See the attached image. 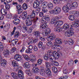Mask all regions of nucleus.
<instances>
[{"instance_id": "1", "label": "nucleus", "mask_w": 79, "mask_h": 79, "mask_svg": "<svg viewBox=\"0 0 79 79\" xmlns=\"http://www.w3.org/2000/svg\"><path fill=\"white\" fill-rule=\"evenodd\" d=\"M63 28L67 31L65 32V35L66 37H71L74 33L73 31L69 29V24H64L63 26Z\"/></svg>"}, {"instance_id": "2", "label": "nucleus", "mask_w": 79, "mask_h": 79, "mask_svg": "<svg viewBox=\"0 0 79 79\" xmlns=\"http://www.w3.org/2000/svg\"><path fill=\"white\" fill-rule=\"evenodd\" d=\"M49 21H50L49 16H43V19L41 20V22L43 24L40 26L41 29H45L47 27V23L46 21L48 22Z\"/></svg>"}, {"instance_id": "3", "label": "nucleus", "mask_w": 79, "mask_h": 79, "mask_svg": "<svg viewBox=\"0 0 79 79\" xmlns=\"http://www.w3.org/2000/svg\"><path fill=\"white\" fill-rule=\"evenodd\" d=\"M61 17H56L53 18L52 19L51 23V24H54V25L55 27H57V26H59V23H58V20L60 19Z\"/></svg>"}, {"instance_id": "4", "label": "nucleus", "mask_w": 79, "mask_h": 79, "mask_svg": "<svg viewBox=\"0 0 79 79\" xmlns=\"http://www.w3.org/2000/svg\"><path fill=\"white\" fill-rule=\"evenodd\" d=\"M56 54V51H53V52L51 51H48V56L50 57V60H52L54 59V56Z\"/></svg>"}, {"instance_id": "5", "label": "nucleus", "mask_w": 79, "mask_h": 79, "mask_svg": "<svg viewBox=\"0 0 79 79\" xmlns=\"http://www.w3.org/2000/svg\"><path fill=\"white\" fill-rule=\"evenodd\" d=\"M2 56L0 55V61H1V65L3 68H5L6 65V60L5 59H2Z\"/></svg>"}, {"instance_id": "6", "label": "nucleus", "mask_w": 79, "mask_h": 79, "mask_svg": "<svg viewBox=\"0 0 79 79\" xmlns=\"http://www.w3.org/2000/svg\"><path fill=\"white\" fill-rule=\"evenodd\" d=\"M35 15H36L35 14V10H33L31 15L27 16V19H31V18L34 19L35 17Z\"/></svg>"}, {"instance_id": "7", "label": "nucleus", "mask_w": 79, "mask_h": 79, "mask_svg": "<svg viewBox=\"0 0 79 79\" xmlns=\"http://www.w3.org/2000/svg\"><path fill=\"white\" fill-rule=\"evenodd\" d=\"M17 76L19 79H24V73H23V72L21 70H19Z\"/></svg>"}, {"instance_id": "8", "label": "nucleus", "mask_w": 79, "mask_h": 79, "mask_svg": "<svg viewBox=\"0 0 79 79\" xmlns=\"http://www.w3.org/2000/svg\"><path fill=\"white\" fill-rule=\"evenodd\" d=\"M12 64L13 67H15L14 69H15V70H17V69H18V66H19V65H18V63L17 61L15 60H13L12 62Z\"/></svg>"}, {"instance_id": "9", "label": "nucleus", "mask_w": 79, "mask_h": 79, "mask_svg": "<svg viewBox=\"0 0 79 79\" xmlns=\"http://www.w3.org/2000/svg\"><path fill=\"white\" fill-rule=\"evenodd\" d=\"M69 6H70V4H67L63 6L62 8L63 10L65 11V13H68V10L69 9Z\"/></svg>"}, {"instance_id": "10", "label": "nucleus", "mask_w": 79, "mask_h": 79, "mask_svg": "<svg viewBox=\"0 0 79 79\" xmlns=\"http://www.w3.org/2000/svg\"><path fill=\"white\" fill-rule=\"evenodd\" d=\"M40 3V1L38 0L35 1L33 4V7L34 8H37L39 7Z\"/></svg>"}, {"instance_id": "11", "label": "nucleus", "mask_w": 79, "mask_h": 79, "mask_svg": "<svg viewBox=\"0 0 79 79\" xmlns=\"http://www.w3.org/2000/svg\"><path fill=\"white\" fill-rule=\"evenodd\" d=\"M2 54L4 56L7 57L9 56L10 51L7 49H5L2 52Z\"/></svg>"}, {"instance_id": "12", "label": "nucleus", "mask_w": 79, "mask_h": 79, "mask_svg": "<svg viewBox=\"0 0 79 79\" xmlns=\"http://www.w3.org/2000/svg\"><path fill=\"white\" fill-rule=\"evenodd\" d=\"M14 59L15 60L18 61H19L22 60V56L19 54H17L15 55Z\"/></svg>"}, {"instance_id": "13", "label": "nucleus", "mask_w": 79, "mask_h": 79, "mask_svg": "<svg viewBox=\"0 0 79 79\" xmlns=\"http://www.w3.org/2000/svg\"><path fill=\"white\" fill-rule=\"evenodd\" d=\"M55 15L59 14L61 12V8L58 7H56L54 9Z\"/></svg>"}, {"instance_id": "14", "label": "nucleus", "mask_w": 79, "mask_h": 79, "mask_svg": "<svg viewBox=\"0 0 79 79\" xmlns=\"http://www.w3.org/2000/svg\"><path fill=\"white\" fill-rule=\"evenodd\" d=\"M55 39V36L53 33H51L50 35L48 36L47 37V39L48 41H49V40H54Z\"/></svg>"}, {"instance_id": "15", "label": "nucleus", "mask_w": 79, "mask_h": 79, "mask_svg": "<svg viewBox=\"0 0 79 79\" xmlns=\"http://www.w3.org/2000/svg\"><path fill=\"white\" fill-rule=\"evenodd\" d=\"M40 70L41 71L40 72V75L41 76H45V69L44 67L42 66L40 67Z\"/></svg>"}, {"instance_id": "16", "label": "nucleus", "mask_w": 79, "mask_h": 79, "mask_svg": "<svg viewBox=\"0 0 79 79\" xmlns=\"http://www.w3.org/2000/svg\"><path fill=\"white\" fill-rule=\"evenodd\" d=\"M23 67L24 68L26 69H29L31 67V64L27 62H25L23 65Z\"/></svg>"}, {"instance_id": "17", "label": "nucleus", "mask_w": 79, "mask_h": 79, "mask_svg": "<svg viewBox=\"0 0 79 79\" xmlns=\"http://www.w3.org/2000/svg\"><path fill=\"white\" fill-rule=\"evenodd\" d=\"M53 49H57V50H62L63 47L61 45L56 44L52 47Z\"/></svg>"}, {"instance_id": "18", "label": "nucleus", "mask_w": 79, "mask_h": 79, "mask_svg": "<svg viewBox=\"0 0 79 79\" xmlns=\"http://www.w3.org/2000/svg\"><path fill=\"white\" fill-rule=\"evenodd\" d=\"M55 43L57 44H61L62 43V40L60 38H57L55 40Z\"/></svg>"}, {"instance_id": "19", "label": "nucleus", "mask_w": 79, "mask_h": 79, "mask_svg": "<svg viewBox=\"0 0 79 79\" xmlns=\"http://www.w3.org/2000/svg\"><path fill=\"white\" fill-rule=\"evenodd\" d=\"M31 59L30 60L32 63L35 62L36 60V57L34 55H31L30 56Z\"/></svg>"}, {"instance_id": "20", "label": "nucleus", "mask_w": 79, "mask_h": 79, "mask_svg": "<svg viewBox=\"0 0 79 79\" xmlns=\"http://www.w3.org/2000/svg\"><path fill=\"white\" fill-rule=\"evenodd\" d=\"M45 71H46V74H47L48 76L52 75V72H51L50 69L45 68Z\"/></svg>"}, {"instance_id": "21", "label": "nucleus", "mask_w": 79, "mask_h": 79, "mask_svg": "<svg viewBox=\"0 0 79 79\" xmlns=\"http://www.w3.org/2000/svg\"><path fill=\"white\" fill-rule=\"evenodd\" d=\"M0 12L4 16H6L7 15V11L5 9H1L0 10Z\"/></svg>"}, {"instance_id": "22", "label": "nucleus", "mask_w": 79, "mask_h": 79, "mask_svg": "<svg viewBox=\"0 0 79 79\" xmlns=\"http://www.w3.org/2000/svg\"><path fill=\"white\" fill-rule=\"evenodd\" d=\"M11 75L15 79H18V76H17V74L15 72L11 73Z\"/></svg>"}, {"instance_id": "23", "label": "nucleus", "mask_w": 79, "mask_h": 79, "mask_svg": "<svg viewBox=\"0 0 79 79\" xmlns=\"http://www.w3.org/2000/svg\"><path fill=\"white\" fill-rule=\"evenodd\" d=\"M26 23L27 26H31L32 24V22L29 20H26Z\"/></svg>"}, {"instance_id": "24", "label": "nucleus", "mask_w": 79, "mask_h": 79, "mask_svg": "<svg viewBox=\"0 0 79 79\" xmlns=\"http://www.w3.org/2000/svg\"><path fill=\"white\" fill-rule=\"evenodd\" d=\"M63 30L62 27L55 28H54V31L55 32H60V31H61Z\"/></svg>"}, {"instance_id": "25", "label": "nucleus", "mask_w": 79, "mask_h": 79, "mask_svg": "<svg viewBox=\"0 0 79 79\" xmlns=\"http://www.w3.org/2000/svg\"><path fill=\"white\" fill-rule=\"evenodd\" d=\"M27 15V12H23L22 15V18L23 19H25L26 18V17Z\"/></svg>"}, {"instance_id": "26", "label": "nucleus", "mask_w": 79, "mask_h": 79, "mask_svg": "<svg viewBox=\"0 0 79 79\" xmlns=\"http://www.w3.org/2000/svg\"><path fill=\"white\" fill-rule=\"evenodd\" d=\"M78 6V3L76 2H74L73 3L72 7L73 8H76Z\"/></svg>"}, {"instance_id": "27", "label": "nucleus", "mask_w": 79, "mask_h": 79, "mask_svg": "<svg viewBox=\"0 0 79 79\" xmlns=\"http://www.w3.org/2000/svg\"><path fill=\"white\" fill-rule=\"evenodd\" d=\"M18 42V39H15L11 41V43L13 45H15L17 44Z\"/></svg>"}, {"instance_id": "28", "label": "nucleus", "mask_w": 79, "mask_h": 79, "mask_svg": "<svg viewBox=\"0 0 79 79\" xmlns=\"http://www.w3.org/2000/svg\"><path fill=\"white\" fill-rule=\"evenodd\" d=\"M48 5V3L47 2H44L42 4V8H47V6Z\"/></svg>"}, {"instance_id": "29", "label": "nucleus", "mask_w": 79, "mask_h": 79, "mask_svg": "<svg viewBox=\"0 0 79 79\" xmlns=\"http://www.w3.org/2000/svg\"><path fill=\"white\" fill-rule=\"evenodd\" d=\"M34 34L36 37H39L40 36V31H34Z\"/></svg>"}, {"instance_id": "30", "label": "nucleus", "mask_w": 79, "mask_h": 79, "mask_svg": "<svg viewBox=\"0 0 79 79\" xmlns=\"http://www.w3.org/2000/svg\"><path fill=\"white\" fill-rule=\"evenodd\" d=\"M4 50V46L2 42H0V52H2Z\"/></svg>"}, {"instance_id": "31", "label": "nucleus", "mask_w": 79, "mask_h": 79, "mask_svg": "<svg viewBox=\"0 0 79 79\" xmlns=\"http://www.w3.org/2000/svg\"><path fill=\"white\" fill-rule=\"evenodd\" d=\"M73 13L75 15V17H78L79 16V12L78 11H74L73 12Z\"/></svg>"}, {"instance_id": "32", "label": "nucleus", "mask_w": 79, "mask_h": 79, "mask_svg": "<svg viewBox=\"0 0 79 79\" xmlns=\"http://www.w3.org/2000/svg\"><path fill=\"white\" fill-rule=\"evenodd\" d=\"M22 8L24 10H26L27 8V5L26 3H24L23 4Z\"/></svg>"}, {"instance_id": "33", "label": "nucleus", "mask_w": 79, "mask_h": 79, "mask_svg": "<svg viewBox=\"0 0 79 79\" xmlns=\"http://www.w3.org/2000/svg\"><path fill=\"white\" fill-rule=\"evenodd\" d=\"M45 64L46 66V68H49V67L51 66V65L49 62H45Z\"/></svg>"}, {"instance_id": "34", "label": "nucleus", "mask_w": 79, "mask_h": 79, "mask_svg": "<svg viewBox=\"0 0 79 79\" xmlns=\"http://www.w3.org/2000/svg\"><path fill=\"white\" fill-rule=\"evenodd\" d=\"M48 57H50L49 58H51V57H51V56L50 57V56H48V52H47V55L45 54V55L44 57V60H46V61H48Z\"/></svg>"}, {"instance_id": "35", "label": "nucleus", "mask_w": 79, "mask_h": 79, "mask_svg": "<svg viewBox=\"0 0 79 79\" xmlns=\"http://www.w3.org/2000/svg\"><path fill=\"white\" fill-rule=\"evenodd\" d=\"M5 5V8L6 10H10V6L11 4H4Z\"/></svg>"}, {"instance_id": "36", "label": "nucleus", "mask_w": 79, "mask_h": 79, "mask_svg": "<svg viewBox=\"0 0 79 79\" xmlns=\"http://www.w3.org/2000/svg\"><path fill=\"white\" fill-rule=\"evenodd\" d=\"M52 70L54 73L56 74L57 72H58V70L57 69V68L55 67H53L52 68Z\"/></svg>"}, {"instance_id": "37", "label": "nucleus", "mask_w": 79, "mask_h": 79, "mask_svg": "<svg viewBox=\"0 0 79 79\" xmlns=\"http://www.w3.org/2000/svg\"><path fill=\"white\" fill-rule=\"evenodd\" d=\"M63 0H53V2L56 5L57 4H59L60 2V1H63Z\"/></svg>"}, {"instance_id": "38", "label": "nucleus", "mask_w": 79, "mask_h": 79, "mask_svg": "<svg viewBox=\"0 0 79 79\" xmlns=\"http://www.w3.org/2000/svg\"><path fill=\"white\" fill-rule=\"evenodd\" d=\"M12 0H6V2H4V5H8V4H11V2Z\"/></svg>"}, {"instance_id": "39", "label": "nucleus", "mask_w": 79, "mask_h": 79, "mask_svg": "<svg viewBox=\"0 0 79 79\" xmlns=\"http://www.w3.org/2000/svg\"><path fill=\"white\" fill-rule=\"evenodd\" d=\"M64 73V74H67L68 73V70L67 69V68L66 67H64L63 68Z\"/></svg>"}, {"instance_id": "40", "label": "nucleus", "mask_w": 79, "mask_h": 79, "mask_svg": "<svg viewBox=\"0 0 79 79\" xmlns=\"http://www.w3.org/2000/svg\"><path fill=\"white\" fill-rule=\"evenodd\" d=\"M23 28L22 31L23 32H26V31H27V29H28L27 27L26 26L23 27Z\"/></svg>"}, {"instance_id": "41", "label": "nucleus", "mask_w": 79, "mask_h": 79, "mask_svg": "<svg viewBox=\"0 0 79 79\" xmlns=\"http://www.w3.org/2000/svg\"><path fill=\"white\" fill-rule=\"evenodd\" d=\"M19 32L17 31L15 33L14 37L15 38H18L19 37Z\"/></svg>"}, {"instance_id": "42", "label": "nucleus", "mask_w": 79, "mask_h": 79, "mask_svg": "<svg viewBox=\"0 0 79 79\" xmlns=\"http://www.w3.org/2000/svg\"><path fill=\"white\" fill-rule=\"evenodd\" d=\"M53 4H52V3L51 2L49 3L48 7L49 9H52L53 7Z\"/></svg>"}, {"instance_id": "43", "label": "nucleus", "mask_w": 79, "mask_h": 79, "mask_svg": "<svg viewBox=\"0 0 79 79\" xmlns=\"http://www.w3.org/2000/svg\"><path fill=\"white\" fill-rule=\"evenodd\" d=\"M42 63V60L41 59H40L38 60L37 64L38 65H40Z\"/></svg>"}, {"instance_id": "44", "label": "nucleus", "mask_w": 79, "mask_h": 79, "mask_svg": "<svg viewBox=\"0 0 79 79\" xmlns=\"http://www.w3.org/2000/svg\"><path fill=\"white\" fill-rule=\"evenodd\" d=\"M69 19L71 21H74L75 19V17L73 15H70L69 17Z\"/></svg>"}, {"instance_id": "45", "label": "nucleus", "mask_w": 79, "mask_h": 79, "mask_svg": "<svg viewBox=\"0 0 79 79\" xmlns=\"http://www.w3.org/2000/svg\"><path fill=\"white\" fill-rule=\"evenodd\" d=\"M22 56L26 60H27L29 58L27 55L23 54Z\"/></svg>"}, {"instance_id": "46", "label": "nucleus", "mask_w": 79, "mask_h": 79, "mask_svg": "<svg viewBox=\"0 0 79 79\" xmlns=\"http://www.w3.org/2000/svg\"><path fill=\"white\" fill-rule=\"evenodd\" d=\"M52 45L53 43H52V42H51L49 40V41L47 43V45L49 47H52Z\"/></svg>"}, {"instance_id": "47", "label": "nucleus", "mask_w": 79, "mask_h": 79, "mask_svg": "<svg viewBox=\"0 0 79 79\" xmlns=\"http://www.w3.org/2000/svg\"><path fill=\"white\" fill-rule=\"evenodd\" d=\"M68 64L69 66H71L73 64V61L72 60H69Z\"/></svg>"}, {"instance_id": "48", "label": "nucleus", "mask_w": 79, "mask_h": 79, "mask_svg": "<svg viewBox=\"0 0 79 79\" xmlns=\"http://www.w3.org/2000/svg\"><path fill=\"white\" fill-rule=\"evenodd\" d=\"M28 50H29L30 51H31V52L32 51V48H33V46L32 45H30L28 47Z\"/></svg>"}, {"instance_id": "49", "label": "nucleus", "mask_w": 79, "mask_h": 79, "mask_svg": "<svg viewBox=\"0 0 79 79\" xmlns=\"http://www.w3.org/2000/svg\"><path fill=\"white\" fill-rule=\"evenodd\" d=\"M43 45V43L41 42H40L38 44V47L39 48H41L42 47Z\"/></svg>"}, {"instance_id": "50", "label": "nucleus", "mask_w": 79, "mask_h": 79, "mask_svg": "<svg viewBox=\"0 0 79 79\" xmlns=\"http://www.w3.org/2000/svg\"><path fill=\"white\" fill-rule=\"evenodd\" d=\"M16 7L18 10H21V8H22V7L21 5H17L16 6Z\"/></svg>"}, {"instance_id": "51", "label": "nucleus", "mask_w": 79, "mask_h": 79, "mask_svg": "<svg viewBox=\"0 0 79 79\" xmlns=\"http://www.w3.org/2000/svg\"><path fill=\"white\" fill-rule=\"evenodd\" d=\"M73 40H72V39H70L69 41V45H73Z\"/></svg>"}, {"instance_id": "52", "label": "nucleus", "mask_w": 79, "mask_h": 79, "mask_svg": "<svg viewBox=\"0 0 79 79\" xmlns=\"http://www.w3.org/2000/svg\"><path fill=\"white\" fill-rule=\"evenodd\" d=\"M39 19V18L37 17H36L33 20V23H37Z\"/></svg>"}, {"instance_id": "53", "label": "nucleus", "mask_w": 79, "mask_h": 79, "mask_svg": "<svg viewBox=\"0 0 79 79\" xmlns=\"http://www.w3.org/2000/svg\"><path fill=\"white\" fill-rule=\"evenodd\" d=\"M40 71V70L39 69V68H36L34 73H39Z\"/></svg>"}, {"instance_id": "54", "label": "nucleus", "mask_w": 79, "mask_h": 79, "mask_svg": "<svg viewBox=\"0 0 79 79\" xmlns=\"http://www.w3.org/2000/svg\"><path fill=\"white\" fill-rule=\"evenodd\" d=\"M49 13L50 14H53V15H55L54 9L49 11Z\"/></svg>"}, {"instance_id": "55", "label": "nucleus", "mask_w": 79, "mask_h": 79, "mask_svg": "<svg viewBox=\"0 0 79 79\" xmlns=\"http://www.w3.org/2000/svg\"><path fill=\"white\" fill-rule=\"evenodd\" d=\"M51 30L50 29V28H48L47 29L45 30V32H49V33H50Z\"/></svg>"}, {"instance_id": "56", "label": "nucleus", "mask_w": 79, "mask_h": 79, "mask_svg": "<svg viewBox=\"0 0 79 79\" xmlns=\"http://www.w3.org/2000/svg\"><path fill=\"white\" fill-rule=\"evenodd\" d=\"M72 24L74 26H75L76 27H78V26H79V24L75 22H73Z\"/></svg>"}, {"instance_id": "57", "label": "nucleus", "mask_w": 79, "mask_h": 79, "mask_svg": "<svg viewBox=\"0 0 79 79\" xmlns=\"http://www.w3.org/2000/svg\"><path fill=\"white\" fill-rule=\"evenodd\" d=\"M32 52L30 51L29 49H27L25 51V52L27 53H32Z\"/></svg>"}, {"instance_id": "58", "label": "nucleus", "mask_w": 79, "mask_h": 79, "mask_svg": "<svg viewBox=\"0 0 79 79\" xmlns=\"http://www.w3.org/2000/svg\"><path fill=\"white\" fill-rule=\"evenodd\" d=\"M33 43H36V42L38 41V39H37V38H35L33 40Z\"/></svg>"}, {"instance_id": "59", "label": "nucleus", "mask_w": 79, "mask_h": 79, "mask_svg": "<svg viewBox=\"0 0 79 79\" xmlns=\"http://www.w3.org/2000/svg\"><path fill=\"white\" fill-rule=\"evenodd\" d=\"M42 11L43 13H46L47 11V10L46 8H43Z\"/></svg>"}, {"instance_id": "60", "label": "nucleus", "mask_w": 79, "mask_h": 79, "mask_svg": "<svg viewBox=\"0 0 79 79\" xmlns=\"http://www.w3.org/2000/svg\"><path fill=\"white\" fill-rule=\"evenodd\" d=\"M15 22L20 23V20H19V19H15L14 20V22Z\"/></svg>"}, {"instance_id": "61", "label": "nucleus", "mask_w": 79, "mask_h": 79, "mask_svg": "<svg viewBox=\"0 0 79 79\" xmlns=\"http://www.w3.org/2000/svg\"><path fill=\"white\" fill-rule=\"evenodd\" d=\"M10 24H7L6 26V31H8L9 30V29H10Z\"/></svg>"}, {"instance_id": "62", "label": "nucleus", "mask_w": 79, "mask_h": 79, "mask_svg": "<svg viewBox=\"0 0 79 79\" xmlns=\"http://www.w3.org/2000/svg\"><path fill=\"white\" fill-rule=\"evenodd\" d=\"M3 18H4L3 16L2 15V14H0V20H3Z\"/></svg>"}, {"instance_id": "63", "label": "nucleus", "mask_w": 79, "mask_h": 79, "mask_svg": "<svg viewBox=\"0 0 79 79\" xmlns=\"http://www.w3.org/2000/svg\"><path fill=\"white\" fill-rule=\"evenodd\" d=\"M32 32V30H31V28H29L28 30L26 32V34H27V33H28V34H29V33H31V32Z\"/></svg>"}, {"instance_id": "64", "label": "nucleus", "mask_w": 79, "mask_h": 79, "mask_svg": "<svg viewBox=\"0 0 79 79\" xmlns=\"http://www.w3.org/2000/svg\"><path fill=\"white\" fill-rule=\"evenodd\" d=\"M33 43H34L33 40L31 39L29 40V42L28 44V45H29V44H33Z\"/></svg>"}]
</instances>
